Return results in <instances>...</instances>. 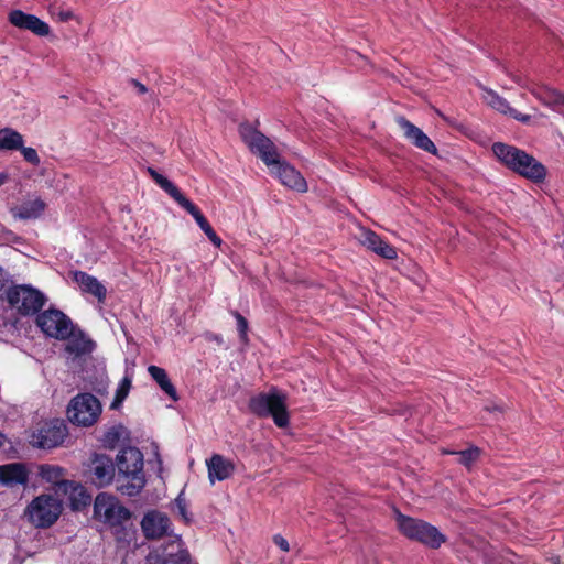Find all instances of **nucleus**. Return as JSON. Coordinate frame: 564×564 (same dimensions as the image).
Instances as JSON below:
<instances>
[{
	"label": "nucleus",
	"instance_id": "obj_28",
	"mask_svg": "<svg viewBox=\"0 0 564 564\" xmlns=\"http://www.w3.org/2000/svg\"><path fill=\"white\" fill-rule=\"evenodd\" d=\"M148 173L155 182V184L159 185L164 192H166L171 197L175 196V193H177L180 188L174 183H172L169 178H166L153 167H149Z\"/></svg>",
	"mask_w": 564,
	"mask_h": 564
},
{
	"label": "nucleus",
	"instance_id": "obj_10",
	"mask_svg": "<svg viewBox=\"0 0 564 564\" xmlns=\"http://www.w3.org/2000/svg\"><path fill=\"white\" fill-rule=\"evenodd\" d=\"M94 516L96 519L111 527H116L128 521L132 514L128 508L120 505L116 497L100 492L97 495L94 502Z\"/></svg>",
	"mask_w": 564,
	"mask_h": 564
},
{
	"label": "nucleus",
	"instance_id": "obj_43",
	"mask_svg": "<svg viewBox=\"0 0 564 564\" xmlns=\"http://www.w3.org/2000/svg\"><path fill=\"white\" fill-rule=\"evenodd\" d=\"M130 84L137 89L138 94H140V95H144L148 91V88L145 87V85H143L138 79L131 78Z\"/></svg>",
	"mask_w": 564,
	"mask_h": 564
},
{
	"label": "nucleus",
	"instance_id": "obj_32",
	"mask_svg": "<svg viewBox=\"0 0 564 564\" xmlns=\"http://www.w3.org/2000/svg\"><path fill=\"white\" fill-rule=\"evenodd\" d=\"M231 315L236 318L237 322V330L239 334V338L242 343L248 341V321L238 312L231 311Z\"/></svg>",
	"mask_w": 564,
	"mask_h": 564
},
{
	"label": "nucleus",
	"instance_id": "obj_26",
	"mask_svg": "<svg viewBox=\"0 0 564 564\" xmlns=\"http://www.w3.org/2000/svg\"><path fill=\"white\" fill-rule=\"evenodd\" d=\"M181 207H183L189 215L193 216L196 223L203 219L205 216L192 200L184 196L181 189L175 193V196L172 197Z\"/></svg>",
	"mask_w": 564,
	"mask_h": 564
},
{
	"label": "nucleus",
	"instance_id": "obj_7",
	"mask_svg": "<svg viewBox=\"0 0 564 564\" xmlns=\"http://www.w3.org/2000/svg\"><path fill=\"white\" fill-rule=\"evenodd\" d=\"M62 511V502L56 497L43 494L29 503L25 514L35 528L47 529L58 520Z\"/></svg>",
	"mask_w": 564,
	"mask_h": 564
},
{
	"label": "nucleus",
	"instance_id": "obj_3",
	"mask_svg": "<svg viewBox=\"0 0 564 564\" xmlns=\"http://www.w3.org/2000/svg\"><path fill=\"white\" fill-rule=\"evenodd\" d=\"M491 150L497 160L513 173L533 183L545 180L546 167L524 150L503 142H495Z\"/></svg>",
	"mask_w": 564,
	"mask_h": 564
},
{
	"label": "nucleus",
	"instance_id": "obj_41",
	"mask_svg": "<svg viewBox=\"0 0 564 564\" xmlns=\"http://www.w3.org/2000/svg\"><path fill=\"white\" fill-rule=\"evenodd\" d=\"M274 544L282 550L283 552L290 551V544L285 538H283L281 534H275L273 536Z\"/></svg>",
	"mask_w": 564,
	"mask_h": 564
},
{
	"label": "nucleus",
	"instance_id": "obj_1",
	"mask_svg": "<svg viewBox=\"0 0 564 564\" xmlns=\"http://www.w3.org/2000/svg\"><path fill=\"white\" fill-rule=\"evenodd\" d=\"M238 131L249 150L270 167L271 173L279 178L282 185L299 193L307 192L306 180L294 166L280 160L278 149L271 139L249 122L240 123Z\"/></svg>",
	"mask_w": 564,
	"mask_h": 564
},
{
	"label": "nucleus",
	"instance_id": "obj_11",
	"mask_svg": "<svg viewBox=\"0 0 564 564\" xmlns=\"http://www.w3.org/2000/svg\"><path fill=\"white\" fill-rule=\"evenodd\" d=\"M68 435V429L63 420L55 419L44 422L32 435V444L39 448L51 449L61 446Z\"/></svg>",
	"mask_w": 564,
	"mask_h": 564
},
{
	"label": "nucleus",
	"instance_id": "obj_34",
	"mask_svg": "<svg viewBox=\"0 0 564 564\" xmlns=\"http://www.w3.org/2000/svg\"><path fill=\"white\" fill-rule=\"evenodd\" d=\"M381 237L376 232L368 230L364 235L362 245L371 251H376L378 246L381 245Z\"/></svg>",
	"mask_w": 564,
	"mask_h": 564
},
{
	"label": "nucleus",
	"instance_id": "obj_21",
	"mask_svg": "<svg viewBox=\"0 0 564 564\" xmlns=\"http://www.w3.org/2000/svg\"><path fill=\"white\" fill-rule=\"evenodd\" d=\"M148 372L150 373L151 378L159 384V387L162 389V391L167 394L173 401L178 400V394L176 391V388L169 379L167 372L165 369L151 365L148 368Z\"/></svg>",
	"mask_w": 564,
	"mask_h": 564
},
{
	"label": "nucleus",
	"instance_id": "obj_5",
	"mask_svg": "<svg viewBox=\"0 0 564 564\" xmlns=\"http://www.w3.org/2000/svg\"><path fill=\"white\" fill-rule=\"evenodd\" d=\"M395 522L402 535L430 549L437 550L446 542V536L431 523L412 518L395 510Z\"/></svg>",
	"mask_w": 564,
	"mask_h": 564
},
{
	"label": "nucleus",
	"instance_id": "obj_29",
	"mask_svg": "<svg viewBox=\"0 0 564 564\" xmlns=\"http://www.w3.org/2000/svg\"><path fill=\"white\" fill-rule=\"evenodd\" d=\"M130 389L131 380L128 377H124L116 390V394L111 403V409H118L122 404V402L128 397Z\"/></svg>",
	"mask_w": 564,
	"mask_h": 564
},
{
	"label": "nucleus",
	"instance_id": "obj_13",
	"mask_svg": "<svg viewBox=\"0 0 564 564\" xmlns=\"http://www.w3.org/2000/svg\"><path fill=\"white\" fill-rule=\"evenodd\" d=\"M395 122L401 129L403 137L415 148L423 150L427 153L437 154V148L434 142L423 132L422 129L416 127L405 117H397Z\"/></svg>",
	"mask_w": 564,
	"mask_h": 564
},
{
	"label": "nucleus",
	"instance_id": "obj_19",
	"mask_svg": "<svg viewBox=\"0 0 564 564\" xmlns=\"http://www.w3.org/2000/svg\"><path fill=\"white\" fill-rule=\"evenodd\" d=\"M208 478L212 482L223 481L232 476L235 464L220 454H214L207 460Z\"/></svg>",
	"mask_w": 564,
	"mask_h": 564
},
{
	"label": "nucleus",
	"instance_id": "obj_24",
	"mask_svg": "<svg viewBox=\"0 0 564 564\" xmlns=\"http://www.w3.org/2000/svg\"><path fill=\"white\" fill-rule=\"evenodd\" d=\"M23 137L11 128L0 129V150H19L22 148Z\"/></svg>",
	"mask_w": 564,
	"mask_h": 564
},
{
	"label": "nucleus",
	"instance_id": "obj_45",
	"mask_svg": "<svg viewBox=\"0 0 564 564\" xmlns=\"http://www.w3.org/2000/svg\"><path fill=\"white\" fill-rule=\"evenodd\" d=\"M7 282L3 280H0V302L3 301L4 296V290L8 288L6 286Z\"/></svg>",
	"mask_w": 564,
	"mask_h": 564
},
{
	"label": "nucleus",
	"instance_id": "obj_35",
	"mask_svg": "<svg viewBox=\"0 0 564 564\" xmlns=\"http://www.w3.org/2000/svg\"><path fill=\"white\" fill-rule=\"evenodd\" d=\"M375 252L388 260L395 259L398 256L395 249L384 240L381 241V245L378 246Z\"/></svg>",
	"mask_w": 564,
	"mask_h": 564
},
{
	"label": "nucleus",
	"instance_id": "obj_30",
	"mask_svg": "<svg viewBox=\"0 0 564 564\" xmlns=\"http://www.w3.org/2000/svg\"><path fill=\"white\" fill-rule=\"evenodd\" d=\"M542 99L550 106H564V94L556 89L544 90Z\"/></svg>",
	"mask_w": 564,
	"mask_h": 564
},
{
	"label": "nucleus",
	"instance_id": "obj_14",
	"mask_svg": "<svg viewBox=\"0 0 564 564\" xmlns=\"http://www.w3.org/2000/svg\"><path fill=\"white\" fill-rule=\"evenodd\" d=\"M8 20L13 26L30 31L37 36H47L51 33V28L45 21L19 9L12 10Z\"/></svg>",
	"mask_w": 564,
	"mask_h": 564
},
{
	"label": "nucleus",
	"instance_id": "obj_46",
	"mask_svg": "<svg viewBox=\"0 0 564 564\" xmlns=\"http://www.w3.org/2000/svg\"><path fill=\"white\" fill-rule=\"evenodd\" d=\"M4 178H6V176H4V175H2V174H0V185H2V184H3Z\"/></svg>",
	"mask_w": 564,
	"mask_h": 564
},
{
	"label": "nucleus",
	"instance_id": "obj_2",
	"mask_svg": "<svg viewBox=\"0 0 564 564\" xmlns=\"http://www.w3.org/2000/svg\"><path fill=\"white\" fill-rule=\"evenodd\" d=\"M143 454L133 446L123 447L116 457L117 489L128 497L138 496L145 486Z\"/></svg>",
	"mask_w": 564,
	"mask_h": 564
},
{
	"label": "nucleus",
	"instance_id": "obj_42",
	"mask_svg": "<svg viewBox=\"0 0 564 564\" xmlns=\"http://www.w3.org/2000/svg\"><path fill=\"white\" fill-rule=\"evenodd\" d=\"M120 437V434L115 429L108 431L105 435V442L112 445L115 442H117Z\"/></svg>",
	"mask_w": 564,
	"mask_h": 564
},
{
	"label": "nucleus",
	"instance_id": "obj_12",
	"mask_svg": "<svg viewBox=\"0 0 564 564\" xmlns=\"http://www.w3.org/2000/svg\"><path fill=\"white\" fill-rule=\"evenodd\" d=\"M86 475L99 488L110 485L116 477L113 459L104 453H94L87 463Z\"/></svg>",
	"mask_w": 564,
	"mask_h": 564
},
{
	"label": "nucleus",
	"instance_id": "obj_38",
	"mask_svg": "<svg viewBox=\"0 0 564 564\" xmlns=\"http://www.w3.org/2000/svg\"><path fill=\"white\" fill-rule=\"evenodd\" d=\"M176 508L178 509L180 514L183 517L185 521H189V518L187 516V503L186 499L184 497V492H180V495L175 499Z\"/></svg>",
	"mask_w": 564,
	"mask_h": 564
},
{
	"label": "nucleus",
	"instance_id": "obj_8",
	"mask_svg": "<svg viewBox=\"0 0 564 564\" xmlns=\"http://www.w3.org/2000/svg\"><path fill=\"white\" fill-rule=\"evenodd\" d=\"M101 403L89 392L78 393L67 406L69 422L77 426L94 425L101 414Z\"/></svg>",
	"mask_w": 564,
	"mask_h": 564
},
{
	"label": "nucleus",
	"instance_id": "obj_40",
	"mask_svg": "<svg viewBox=\"0 0 564 564\" xmlns=\"http://www.w3.org/2000/svg\"><path fill=\"white\" fill-rule=\"evenodd\" d=\"M144 564H167L165 557L158 552H150L145 557Z\"/></svg>",
	"mask_w": 564,
	"mask_h": 564
},
{
	"label": "nucleus",
	"instance_id": "obj_23",
	"mask_svg": "<svg viewBox=\"0 0 564 564\" xmlns=\"http://www.w3.org/2000/svg\"><path fill=\"white\" fill-rule=\"evenodd\" d=\"M39 476L46 482L61 486L66 484L63 478L65 469L57 465L42 464L39 466Z\"/></svg>",
	"mask_w": 564,
	"mask_h": 564
},
{
	"label": "nucleus",
	"instance_id": "obj_17",
	"mask_svg": "<svg viewBox=\"0 0 564 564\" xmlns=\"http://www.w3.org/2000/svg\"><path fill=\"white\" fill-rule=\"evenodd\" d=\"M69 336L66 337L67 340L65 345V351L73 356L74 358H82L90 355L96 344L89 338L86 333L78 327L77 325L73 326V329L69 330Z\"/></svg>",
	"mask_w": 564,
	"mask_h": 564
},
{
	"label": "nucleus",
	"instance_id": "obj_33",
	"mask_svg": "<svg viewBox=\"0 0 564 564\" xmlns=\"http://www.w3.org/2000/svg\"><path fill=\"white\" fill-rule=\"evenodd\" d=\"M165 561L167 564H189L191 558L187 550L180 549L176 553L169 554Z\"/></svg>",
	"mask_w": 564,
	"mask_h": 564
},
{
	"label": "nucleus",
	"instance_id": "obj_37",
	"mask_svg": "<svg viewBox=\"0 0 564 564\" xmlns=\"http://www.w3.org/2000/svg\"><path fill=\"white\" fill-rule=\"evenodd\" d=\"M79 496V500H77L75 496L72 497V507L75 510H79L82 507L88 506L91 501V497L87 495L83 489H80Z\"/></svg>",
	"mask_w": 564,
	"mask_h": 564
},
{
	"label": "nucleus",
	"instance_id": "obj_36",
	"mask_svg": "<svg viewBox=\"0 0 564 564\" xmlns=\"http://www.w3.org/2000/svg\"><path fill=\"white\" fill-rule=\"evenodd\" d=\"M19 150H21V153L28 163L34 166H37L41 163L40 156L35 149L22 145V148H20Z\"/></svg>",
	"mask_w": 564,
	"mask_h": 564
},
{
	"label": "nucleus",
	"instance_id": "obj_27",
	"mask_svg": "<svg viewBox=\"0 0 564 564\" xmlns=\"http://www.w3.org/2000/svg\"><path fill=\"white\" fill-rule=\"evenodd\" d=\"M148 173L155 182V184L159 185L164 192H166L171 197L175 196V193H177L180 188L174 183H172L169 178H166L153 167H149Z\"/></svg>",
	"mask_w": 564,
	"mask_h": 564
},
{
	"label": "nucleus",
	"instance_id": "obj_15",
	"mask_svg": "<svg viewBox=\"0 0 564 564\" xmlns=\"http://www.w3.org/2000/svg\"><path fill=\"white\" fill-rule=\"evenodd\" d=\"M30 470L24 463L15 462L0 465V486L6 488L26 487Z\"/></svg>",
	"mask_w": 564,
	"mask_h": 564
},
{
	"label": "nucleus",
	"instance_id": "obj_6",
	"mask_svg": "<svg viewBox=\"0 0 564 564\" xmlns=\"http://www.w3.org/2000/svg\"><path fill=\"white\" fill-rule=\"evenodd\" d=\"M3 301L21 316L37 315L47 302L46 295L30 284L11 283L4 290Z\"/></svg>",
	"mask_w": 564,
	"mask_h": 564
},
{
	"label": "nucleus",
	"instance_id": "obj_9",
	"mask_svg": "<svg viewBox=\"0 0 564 564\" xmlns=\"http://www.w3.org/2000/svg\"><path fill=\"white\" fill-rule=\"evenodd\" d=\"M35 325L50 338L65 340L75 325L69 316L56 307H50L35 317Z\"/></svg>",
	"mask_w": 564,
	"mask_h": 564
},
{
	"label": "nucleus",
	"instance_id": "obj_22",
	"mask_svg": "<svg viewBox=\"0 0 564 564\" xmlns=\"http://www.w3.org/2000/svg\"><path fill=\"white\" fill-rule=\"evenodd\" d=\"M45 207L46 204L41 198L28 200L15 208V216L23 220L36 219L43 214Z\"/></svg>",
	"mask_w": 564,
	"mask_h": 564
},
{
	"label": "nucleus",
	"instance_id": "obj_16",
	"mask_svg": "<svg viewBox=\"0 0 564 564\" xmlns=\"http://www.w3.org/2000/svg\"><path fill=\"white\" fill-rule=\"evenodd\" d=\"M170 527V518L158 510L147 512L141 521L142 532L148 540L163 538L167 534Z\"/></svg>",
	"mask_w": 564,
	"mask_h": 564
},
{
	"label": "nucleus",
	"instance_id": "obj_25",
	"mask_svg": "<svg viewBox=\"0 0 564 564\" xmlns=\"http://www.w3.org/2000/svg\"><path fill=\"white\" fill-rule=\"evenodd\" d=\"M444 454L458 455L459 463L465 467L470 468L471 465L479 458L480 448L477 446H470L463 451H444Z\"/></svg>",
	"mask_w": 564,
	"mask_h": 564
},
{
	"label": "nucleus",
	"instance_id": "obj_18",
	"mask_svg": "<svg viewBox=\"0 0 564 564\" xmlns=\"http://www.w3.org/2000/svg\"><path fill=\"white\" fill-rule=\"evenodd\" d=\"M484 100L492 109L499 111L500 113L507 115L522 123H529L531 121L530 115H522L517 109L512 108L507 99L499 96L495 90L490 88H484Z\"/></svg>",
	"mask_w": 564,
	"mask_h": 564
},
{
	"label": "nucleus",
	"instance_id": "obj_44",
	"mask_svg": "<svg viewBox=\"0 0 564 564\" xmlns=\"http://www.w3.org/2000/svg\"><path fill=\"white\" fill-rule=\"evenodd\" d=\"M47 3V9L52 17H55V9L58 0H44Z\"/></svg>",
	"mask_w": 564,
	"mask_h": 564
},
{
	"label": "nucleus",
	"instance_id": "obj_4",
	"mask_svg": "<svg viewBox=\"0 0 564 564\" xmlns=\"http://www.w3.org/2000/svg\"><path fill=\"white\" fill-rule=\"evenodd\" d=\"M248 406L250 412L257 417H271L280 429L286 427L290 424L286 395L280 393L274 387L269 392H260L251 397Z\"/></svg>",
	"mask_w": 564,
	"mask_h": 564
},
{
	"label": "nucleus",
	"instance_id": "obj_20",
	"mask_svg": "<svg viewBox=\"0 0 564 564\" xmlns=\"http://www.w3.org/2000/svg\"><path fill=\"white\" fill-rule=\"evenodd\" d=\"M74 281L79 284L84 292L94 295L99 302L106 300L107 289L95 276L84 271H75Z\"/></svg>",
	"mask_w": 564,
	"mask_h": 564
},
{
	"label": "nucleus",
	"instance_id": "obj_31",
	"mask_svg": "<svg viewBox=\"0 0 564 564\" xmlns=\"http://www.w3.org/2000/svg\"><path fill=\"white\" fill-rule=\"evenodd\" d=\"M197 225L215 246L219 247L221 245V238L216 234L206 217L200 219Z\"/></svg>",
	"mask_w": 564,
	"mask_h": 564
},
{
	"label": "nucleus",
	"instance_id": "obj_39",
	"mask_svg": "<svg viewBox=\"0 0 564 564\" xmlns=\"http://www.w3.org/2000/svg\"><path fill=\"white\" fill-rule=\"evenodd\" d=\"M55 15L57 17L58 21H61V22H68L69 20H72L74 18V13L72 10H69V9L63 10L58 6H56Z\"/></svg>",
	"mask_w": 564,
	"mask_h": 564
}]
</instances>
